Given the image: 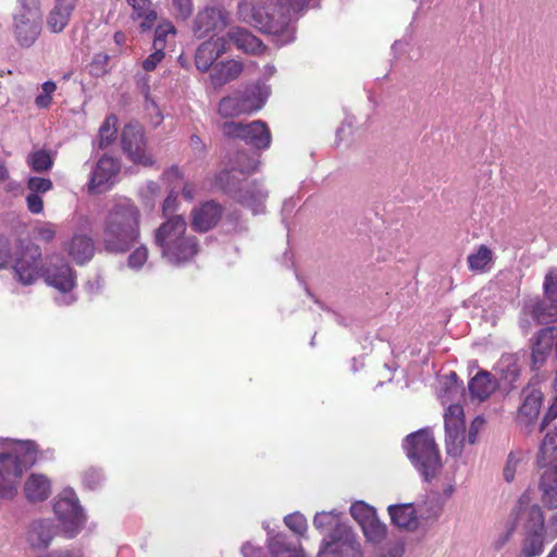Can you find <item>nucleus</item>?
<instances>
[{"mask_svg": "<svg viewBox=\"0 0 557 557\" xmlns=\"http://www.w3.org/2000/svg\"><path fill=\"white\" fill-rule=\"evenodd\" d=\"M310 0H277L267 5L264 0H244L238 4V18L262 33L278 37L281 45L294 40L292 18L307 8Z\"/></svg>", "mask_w": 557, "mask_h": 557, "instance_id": "nucleus-1", "label": "nucleus"}, {"mask_svg": "<svg viewBox=\"0 0 557 557\" xmlns=\"http://www.w3.org/2000/svg\"><path fill=\"white\" fill-rule=\"evenodd\" d=\"M141 214L128 198H119L108 208L102 222V245L112 253H124L140 238Z\"/></svg>", "mask_w": 557, "mask_h": 557, "instance_id": "nucleus-2", "label": "nucleus"}, {"mask_svg": "<svg viewBox=\"0 0 557 557\" xmlns=\"http://www.w3.org/2000/svg\"><path fill=\"white\" fill-rule=\"evenodd\" d=\"M186 221L173 215L163 222L154 233V242L161 249L162 258L172 264L189 261L199 251L196 237L186 236Z\"/></svg>", "mask_w": 557, "mask_h": 557, "instance_id": "nucleus-3", "label": "nucleus"}, {"mask_svg": "<svg viewBox=\"0 0 557 557\" xmlns=\"http://www.w3.org/2000/svg\"><path fill=\"white\" fill-rule=\"evenodd\" d=\"M9 451L0 454V497L12 498L17 493V480L23 471L36 462L34 442L4 440Z\"/></svg>", "mask_w": 557, "mask_h": 557, "instance_id": "nucleus-4", "label": "nucleus"}, {"mask_svg": "<svg viewBox=\"0 0 557 557\" xmlns=\"http://www.w3.org/2000/svg\"><path fill=\"white\" fill-rule=\"evenodd\" d=\"M259 161L247 153H239L236 157V163L231 171H225L219 174V184L228 193H234L235 198L244 206L250 208L255 214L264 211V201L268 193L256 182L246 183L239 189L235 186V173L242 174L251 173L257 170Z\"/></svg>", "mask_w": 557, "mask_h": 557, "instance_id": "nucleus-5", "label": "nucleus"}, {"mask_svg": "<svg viewBox=\"0 0 557 557\" xmlns=\"http://www.w3.org/2000/svg\"><path fill=\"white\" fill-rule=\"evenodd\" d=\"M516 521L523 529L521 555L523 557H537L544 552V515L541 507L530 504V497L525 493L519 500L516 511Z\"/></svg>", "mask_w": 557, "mask_h": 557, "instance_id": "nucleus-6", "label": "nucleus"}, {"mask_svg": "<svg viewBox=\"0 0 557 557\" xmlns=\"http://www.w3.org/2000/svg\"><path fill=\"white\" fill-rule=\"evenodd\" d=\"M404 448L424 480L429 481L438 473L442 467L440 451L430 431L419 430L409 434L405 440Z\"/></svg>", "mask_w": 557, "mask_h": 557, "instance_id": "nucleus-7", "label": "nucleus"}, {"mask_svg": "<svg viewBox=\"0 0 557 557\" xmlns=\"http://www.w3.org/2000/svg\"><path fill=\"white\" fill-rule=\"evenodd\" d=\"M20 8L13 16V34L21 47L29 48L41 33L42 14L39 0H17Z\"/></svg>", "mask_w": 557, "mask_h": 557, "instance_id": "nucleus-8", "label": "nucleus"}, {"mask_svg": "<svg viewBox=\"0 0 557 557\" xmlns=\"http://www.w3.org/2000/svg\"><path fill=\"white\" fill-rule=\"evenodd\" d=\"M270 95V87L256 84L247 88L242 97L230 96L220 101L219 112L224 117H232L260 110Z\"/></svg>", "mask_w": 557, "mask_h": 557, "instance_id": "nucleus-9", "label": "nucleus"}, {"mask_svg": "<svg viewBox=\"0 0 557 557\" xmlns=\"http://www.w3.org/2000/svg\"><path fill=\"white\" fill-rule=\"evenodd\" d=\"M319 557H361V545L352 529L347 524H337L324 537Z\"/></svg>", "mask_w": 557, "mask_h": 557, "instance_id": "nucleus-10", "label": "nucleus"}, {"mask_svg": "<svg viewBox=\"0 0 557 557\" xmlns=\"http://www.w3.org/2000/svg\"><path fill=\"white\" fill-rule=\"evenodd\" d=\"M54 513L66 537H74L83 529L86 518L73 490H64L57 498Z\"/></svg>", "mask_w": 557, "mask_h": 557, "instance_id": "nucleus-11", "label": "nucleus"}, {"mask_svg": "<svg viewBox=\"0 0 557 557\" xmlns=\"http://www.w3.org/2000/svg\"><path fill=\"white\" fill-rule=\"evenodd\" d=\"M222 132L230 138H240L257 149H267L271 145V133L268 125L260 121L250 123L225 122Z\"/></svg>", "mask_w": 557, "mask_h": 557, "instance_id": "nucleus-12", "label": "nucleus"}, {"mask_svg": "<svg viewBox=\"0 0 557 557\" xmlns=\"http://www.w3.org/2000/svg\"><path fill=\"white\" fill-rule=\"evenodd\" d=\"M121 140L123 151L131 161L144 166L153 164V158L146 149L144 129L138 123L125 125L122 131Z\"/></svg>", "mask_w": 557, "mask_h": 557, "instance_id": "nucleus-13", "label": "nucleus"}, {"mask_svg": "<svg viewBox=\"0 0 557 557\" xmlns=\"http://www.w3.org/2000/svg\"><path fill=\"white\" fill-rule=\"evenodd\" d=\"M446 451L448 455L457 457L462 453L465 419L463 409L460 405H449L445 414Z\"/></svg>", "mask_w": 557, "mask_h": 557, "instance_id": "nucleus-14", "label": "nucleus"}, {"mask_svg": "<svg viewBox=\"0 0 557 557\" xmlns=\"http://www.w3.org/2000/svg\"><path fill=\"white\" fill-rule=\"evenodd\" d=\"M13 270L18 282L30 285L40 276L41 249L36 245H27L17 253Z\"/></svg>", "mask_w": 557, "mask_h": 557, "instance_id": "nucleus-15", "label": "nucleus"}, {"mask_svg": "<svg viewBox=\"0 0 557 557\" xmlns=\"http://www.w3.org/2000/svg\"><path fill=\"white\" fill-rule=\"evenodd\" d=\"M121 169L117 159L110 156H102L90 172L88 190L92 194H101L109 190Z\"/></svg>", "mask_w": 557, "mask_h": 557, "instance_id": "nucleus-16", "label": "nucleus"}, {"mask_svg": "<svg viewBox=\"0 0 557 557\" xmlns=\"http://www.w3.org/2000/svg\"><path fill=\"white\" fill-rule=\"evenodd\" d=\"M45 280L47 284L61 293V296L57 298L59 304L70 305L75 300L71 294L75 286V277L72 268L67 263L50 264L45 271Z\"/></svg>", "mask_w": 557, "mask_h": 557, "instance_id": "nucleus-17", "label": "nucleus"}, {"mask_svg": "<svg viewBox=\"0 0 557 557\" xmlns=\"http://www.w3.org/2000/svg\"><path fill=\"white\" fill-rule=\"evenodd\" d=\"M230 23V14L220 7H206L200 10L194 21V34L203 38L223 30Z\"/></svg>", "mask_w": 557, "mask_h": 557, "instance_id": "nucleus-18", "label": "nucleus"}, {"mask_svg": "<svg viewBox=\"0 0 557 557\" xmlns=\"http://www.w3.org/2000/svg\"><path fill=\"white\" fill-rule=\"evenodd\" d=\"M543 399V393L537 386L529 384L524 387L521 392V405L517 414L518 424L525 428L533 425L541 412Z\"/></svg>", "mask_w": 557, "mask_h": 557, "instance_id": "nucleus-19", "label": "nucleus"}, {"mask_svg": "<svg viewBox=\"0 0 557 557\" xmlns=\"http://www.w3.org/2000/svg\"><path fill=\"white\" fill-rule=\"evenodd\" d=\"M543 287L545 297L550 305L547 308L539 305L534 309L533 315L539 323L547 324L557 321V269H550L546 273Z\"/></svg>", "mask_w": 557, "mask_h": 557, "instance_id": "nucleus-20", "label": "nucleus"}, {"mask_svg": "<svg viewBox=\"0 0 557 557\" xmlns=\"http://www.w3.org/2000/svg\"><path fill=\"white\" fill-rule=\"evenodd\" d=\"M227 50V40L224 36H212L209 40L202 42L195 55V63L199 71L207 72L214 61Z\"/></svg>", "mask_w": 557, "mask_h": 557, "instance_id": "nucleus-21", "label": "nucleus"}, {"mask_svg": "<svg viewBox=\"0 0 557 557\" xmlns=\"http://www.w3.org/2000/svg\"><path fill=\"white\" fill-rule=\"evenodd\" d=\"M495 371L498 375L497 384L499 386L505 389L513 388L521 372L518 357L511 354L503 355L495 366Z\"/></svg>", "mask_w": 557, "mask_h": 557, "instance_id": "nucleus-22", "label": "nucleus"}, {"mask_svg": "<svg viewBox=\"0 0 557 557\" xmlns=\"http://www.w3.org/2000/svg\"><path fill=\"white\" fill-rule=\"evenodd\" d=\"M228 42H233L238 50L248 54H261L265 50V46L259 38L245 28L234 27L224 36Z\"/></svg>", "mask_w": 557, "mask_h": 557, "instance_id": "nucleus-23", "label": "nucleus"}, {"mask_svg": "<svg viewBox=\"0 0 557 557\" xmlns=\"http://www.w3.org/2000/svg\"><path fill=\"white\" fill-rule=\"evenodd\" d=\"M554 343V329L546 327L539 332L531 352V367L539 370L544 366L550 355Z\"/></svg>", "mask_w": 557, "mask_h": 557, "instance_id": "nucleus-24", "label": "nucleus"}, {"mask_svg": "<svg viewBox=\"0 0 557 557\" xmlns=\"http://www.w3.org/2000/svg\"><path fill=\"white\" fill-rule=\"evenodd\" d=\"M64 249L77 264L88 262L95 253L92 239L89 236L82 234L74 235L71 240L65 243Z\"/></svg>", "mask_w": 557, "mask_h": 557, "instance_id": "nucleus-25", "label": "nucleus"}, {"mask_svg": "<svg viewBox=\"0 0 557 557\" xmlns=\"http://www.w3.org/2000/svg\"><path fill=\"white\" fill-rule=\"evenodd\" d=\"M221 214V207L208 201L193 211V227L199 232H207L218 223Z\"/></svg>", "mask_w": 557, "mask_h": 557, "instance_id": "nucleus-26", "label": "nucleus"}, {"mask_svg": "<svg viewBox=\"0 0 557 557\" xmlns=\"http://www.w3.org/2000/svg\"><path fill=\"white\" fill-rule=\"evenodd\" d=\"M77 0H55L53 9L47 17V25L53 33L62 32L70 22Z\"/></svg>", "mask_w": 557, "mask_h": 557, "instance_id": "nucleus-27", "label": "nucleus"}, {"mask_svg": "<svg viewBox=\"0 0 557 557\" xmlns=\"http://www.w3.org/2000/svg\"><path fill=\"white\" fill-rule=\"evenodd\" d=\"M497 381L485 370H480L468 383L472 399L486 400L497 388Z\"/></svg>", "mask_w": 557, "mask_h": 557, "instance_id": "nucleus-28", "label": "nucleus"}, {"mask_svg": "<svg viewBox=\"0 0 557 557\" xmlns=\"http://www.w3.org/2000/svg\"><path fill=\"white\" fill-rule=\"evenodd\" d=\"M132 7V18L139 21L138 27L141 32L150 30L158 20L157 11L151 0H126Z\"/></svg>", "mask_w": 557, "mask_h": 557, "instance_id": "nucleus-29", "label": "nucleus"}, {"mask_svg": "<svg viewBox=\"0 0 557 557\" xmlns=\"http://www.w3.org/2000/svg\"><path fill=\"white\" fill-rule=\"evenodd\" d=\"M24 492L29 502H42L51 493L50 480L44 474L33 473L25 482Z\"/></svg>", "mask_w": 557, "mask_h": 557, "instance_id": "nucleus-30", "label": "nucleus"}, {"mask_svg": "<svg viewBox=\"0 0 557 557\" xmlns=\"http://www.w3.org/2000/svg\"><path fill=\"white\" fill-rule=\"evenodd\" d=\"M537 465L545 470L557 469V431L546 433L537 455Z\"/></svg>", "mask_w": 557, "mask_h": 557, "instance_id": "nucleus-31", "label": "nucleus"}, {"mask_svg": "<svg viewBox=\"0 0 557 557\" xmlns=\"http://www.w3.org/2000/svg\"><path fill=\"white\" fill-rule=\"evenodd\" d=\"M243 72V65L236 60L218 63L210 74L214 87H221L228 82L236 79Z\"/></svg>", "mask_w": 557, "mask_h": 557, "instance_id": "nucleus-32", "label": "nucleus"}, {"mask_svg": "<svg viewBox=\"0 0 557 557\" xmlns=\"http://www.w3.org/2000/svg\"><path fill=\"white\" fill-rule=\"evenodd\" d=\"M268 534V544L272 557H305L304 549L288 543L285 534L278 533L273 536L270 532Z\"/></svg>", "mask_w": 557, "mask_h": 557, "instance_id": "nucleus-33", "label": "nucleus"}, {"mask_svg": "<svg viewBox=\"0 0 557 557\" xmlns=\"http://www.w3.org/2000/svg\"><path fill=\"white\" fill-rule=\"evenodd\" d=\"M388 512L393 523L401 529L413 530L418 525L416 510L411 504L391 505Z\"/></svg>", "mask_w": 557, "mask_h": 557, "instance_id": "nucleus-34", "label": "nucleus"}, {"mask_svg": "<svg viewBox=\"0 0 557 557\" xmlns=\"http://www.w3.org/2000/svg\"><path fill=\"white\" fill-rule=\"evenodd\" d=\"M53 539V530L48 521L34 522L27 533V542L34 548H46Z\"/></svg>", "mask_w": 557, "mask_h": 557, "instance_id": "nucleus-35", "label": "nucleus"}, {"mask_svg": "<svg viewBox=\"0 0 557 557\" xmlns=\"http://www.w3.org/2000/svg\"><path fill=\"white\" fill-rule=\"evenodd\" d=\"M467 262L471 271L486 272L493 264V252L487 246L480 245L475 251L468 256Z\"/></svg>", "mask_w": 557, "mask_h": 557, "instance_id": "nucleus-36", "label": "nucleus"}, {"mask_svg": "<svg viewBox=\"0 0 557 557\" xmlns=\"http://www.w3.org/2000/svg\"><path fill=\"white\" fill-rule=\"evenodd\" d=\"M54 157L46 149H35L26 158L27 165L35 172L44 173L51 170Z\"/></svg>", "mask_w": 557, "mask_h": 557, "instance_id": "nucleus-37", "label": "nucleus"}, {"mask_svg": "<svg viewBox=\"0 0 557 557\" xmlns=\"http://www.w3.org/2000/svg\"><path fill=\"white\" fill-rule=\"evenodd\" d=\"M116 123L117 119L114 115H109L99 128L98 146L103 149L110 146L116 138Z\"/></svg>", "mask_w": 557, "mask_h": 557, "instance_id": "nucleus-38", "label": "nucleus"}, {"mask_svg": "<svg viewBox=\"0 0 557 557\" xmlns=\"http://www.w3.org/2000/svg\"><path fill=\"white\" fill-rule=\"evenodd\" d=\"M361 529L369 542L380 543L385 539L386 527L377 519V516L364 523Z\"/></svg>", "mask_w": 557, "mask_h": 557, "instance_id": "nucleus-39", "label": "nucleus"}, {"mask_svg": "<svg viewBox=\"0 0 557 557\" xmlns=\"http://www.w3.org/2000/svg\"><path fill=\"white\" fill-rule=\"evenodd\" d=\"M339 522V513L336 511L318 512L313 518V525L317 530L323 532L327 529H335Z\"/></svg>", "mask_w": 557, "mask_h": 557, "instance_id": "nucleus-40", "label": "nucleus"}, {"mask_svg": "<svg viewBox=\"0 0 557 557\" xmlns=\"http://www.w3.org/2000/svg\"><path fill=\"white\" fill-rule=\"evenodd\" d=\"M350 513L352 518L362 527L369 520L376 516V511L373 507L369 506L364 502H356L350 506Z\"/></svg>", "mask_w": 557, "mask_h": 557, "instance_id": "nucleus-41", "label": "nucleus"}, {"mask_svg": "<svg viewBox=\"0 0 557 557\" xmlns=\"http://www.w3.org/2000/svg\"><path fill=\"white\" fill-rule=\"evenodd\" d=\"M175 33V27L171 22L164 21L160 23L154 32L153 48H160L164 51L168 36H174Z\"/></svg>", "mask_w": 557, "mask_h": 557, "instance_id": "nucleus-42", "label": "nucleus"}, {"mask_svg": "<svg viewBox=\"0 0 557 557\" xmlns=\"http://www.w3.org/2000/svg\"><path fill=\"white\" fill-rule=\"evenodd\" d=\"M521 451H511L507 456V460L503 470V475L506 482L510 483L515 480L517 469L522 460Z\"/></svg>", "mask_w": 557, "mask_h": 557, "instance_id": "nucleus-43", "label": "nucleus"}, {"mask_svg": "<svg viewBox=\"0 0 557 557\" xmlns=\"http://www.w3.org/2000/svg\"><path fill=\"white\" fill-rule=\"evenodd\" d=\"M284 523L290 531L300 536H302L308 529L306 517L298 511L286 516L284 518Z\"/></svg>", "mask_w": 557, "mask_h": 557, "instance_id": "nucleus-44", "label": "nucleus"}, {"mask_svg": "<svg viewBox=\"0 0 557 557\" xmlns=\"http://www.w3.org/2000/svg\"><path fill=\"white\" fill-rule=\"evenodd\" d=\"M57 90V85L52 81H47L41 85V92L35 98V104L39 109H47L52 103V95Z\"/></svg>", "mask_w": 557, "mask_h": 557, "instance_id": "nucleus-45", "label": "nucleus"}, {"mask_svg": "<svg viewBox=\"0 0 557 557\" xmlns=\"http://www.w3.org/2000/svg\"><path fill=\"white\" fill-rule=\"evenodd\" d=\"M109 55L103 52L96 53L89 63V73L95 77L103 76L109 70Z\"/></svg>", "mask_w": 557, "mask_h": 557, "instance_id": "nucleus-46", "label": "nucleus"}, {"mask_svg": "<svg viewBox=\"0 0 557 557\" xmlns=\"http://www.w3.org/2000/svg\"><path fill=\"white\" fill-rule=\"evenodd\" d=\"M148 260V248L145 245L136 247L127 258V267L139 271Z\"/></svg>", "mask_w": 557, "mask_h": 557, "instance_id": "nucleus-47", "label": "nucleus"}, {"mask_svg": "<svg viewBox=\"0 0 557 557\" xmlns=\"http://www.w3.org/2000/svg\"><path fill=\"white\" fill-rule=\"evenodd\" d=\"M161 187L158 183L149 181L145 184V186L140 189L139 194L141 199L148 206H153L157 197L160 196Z\"/></svg>", "mask_w": 557, "mask_h": 557, "instance_id": "nucleus-48", "label": "nucleus"}, {"mask_svg": "<svg viewBox=\"0 0 557 557\" xmlns=\"http://www.w3.org/2000/svg\"><path fill=\"white\" fill-rule=\"evenodd\" d=\"M34 236L42 242H51L55 236V225L50 222L38 223L34 227Z\"/></svg>", "mask_w": 557, "mask_h": 557, "instance_id": "nucleus-49", "label": "nucleus"}, {"mask_svg": "<svg viewBox=\"0 0 557 557\" xmlns=\"http://www.w3.org/2000/svg\"><path fill=\"white\" fill-rule=\"evenodd\" d=\"M52 182L50 178L33 176L27 182L29 193L38 195L39 193H47L52 189Z\"/></svg>", "mask_w": 557, "mask_h": 557, "instance_id": "nucleus-50", "label": "nucleus"}, {"mask_svg": "<svg viewBox=\"0 0 557 557\" xmlns=\"http://www.w3.org/2000/svg\"><path fill=\"white\" fill-rule=\"evenodd\" d=\"M447 381H449V387L445 393L440 395L443 404H447L449 400L454 399L455 396L459 395L462 387L461 384H458L457 374L455 372H450L447 375Z\"/></svg>", "mask_w": 557, "mask_h": 557, "instance_id": "nucleus-51", "label": "nucleus"}, {"mask_svg": "<svg viewBox=\"0 0 557 557\" xmlns=\"http://www.w3.org/2000/svg\"><path fill=\"white\" fill-rule=\"evenodd\" d=\"M103 480V475L98 469H89L84 473L83 482L89 490L97 488Z\"/></svg>", "mask_w": 557, "mask_h": 557, "instance_id": "nucleus-52", "label": "nucleus"}, {"mask_svg": "<svg viewBox=\"0 0 557 557\" xmlns=\"http://www.w3.org/2000/svg\"><path fill=\"white\" fill-rule=\"evenodd\" d=\"M175 14L181 18H187L193 13L191 0H172Z\"/></svg>", "mask_w": 557, "mask_h": 557, "instance_id": "nucleus-53", "label": "nucleus"}, {"mask_svg": "<svg viewBox=\"0 0 557 557\" xmlns=\"http://www.w3.org/2000/svg\"><path fill=\"white\" fill-rule=\"evenodd\" d=\"M153 52L143 61V67L145 71L150 72L153 71L157 65L164 58V51L160 48H153Z\"/></svg>", "mask_w": 557, "mask_h": 557, "instance_id": "nucleus-54", "label": "nucleus"}, {"mask_svg": "<svg viewBox=\"0 0 557 557\" xmlns=\"http://www.w3.org/2000/svg\"><path fill=\"white\" fill-rule=\"evenodd\" d=\"M26 203L28 210L34 213L38 214L41 213L44 210V201L42 198L39 195H36L34 193H29L26 197Z\"/></svg>", "mask_w": 557, "mask_h": 557, "instance_id": "nucleus-55", "label": "nucleus"}, {"mask_svg": "<svg viewBox=\"0 0 557 557\" xmlns=\"http://www.w3.org/2000/svg\"><path fill=\"white\" fill-rule=\"evenodd\" d=\"M176 201L177 195L174 190H171L163 201L162 211L164 215L176 210Z\"/></svg>", "mask_w": 557, "mask_h": 557, "instance_id": "nucleus-56", "label": "nucleus"}, {"mask_svg": "<svg viewBox=\"0 0 557 557\" xmlns=\"http://www.w3.org/2000/svg\"><path fill=\"white\" fill-rule=\"evenodd\" d=\"M483 423H484V420H483V419H481V418H476V419L472 422V424H471V426H470V429H469V432H468V442H469L470 444H474V443H475V441H476V434H478V432H479V429L483 425Z\"/></svg>", "mask_w": 557, "mask_h": 557, "instance_id": "nucleus-57", "label": "nucleus"}, {"mask_svg": "<svg viewBox=\"0 0 557 557\" xmlns=\"http://www.w3.org/2000/svg\"><path fill=\"white\" fill-rule=\"evenodd\" d=\"M143 91H144L145 98H146V109L147 110L151 109L152 111H154L157 113V115L159 117L157 123H159L160 122V112H159V109H158L156 102L149 96V86L147 84H145Z\"/></svg>", "mask_w": 557, "mask_h": 557, "instance_id": "nucleus-58", "label": "nucleus"}, {"mask_svg": "<svg viewBox=\"0 0 557 557\" xmlns=\"http://www.w3.org/2000/svg\"><path fill=\"white\" fill-rule=\"evenodd\" d=\"M242 553L244 557H258L260 555V549L255 548L250 543H246L242 547Z\"/></svg>", "mask_w": 557, "mask_h": 557, "instance_id": "nucleus-59", "label": "nucleus"}, {"mask_svg": "<svg viewBox=\"0 0 557 557\" xmlns=\"http://www.w3.org/2000/svg\"><path fill=\"white\" fill-rule=\"evenodd\" d=\"M183 197L187 200H193L196 195V188L190 183H185L182 189Z\"/></svg>", "mask_w": 557, "mask_h": 557, "instance_id": "nucleus-60", "label": "nucleus"}, {"mask_svg": "<svg viewBox=\"0 0 557 557\" xmlns=\"http://www.w3.org/2000/svg\"><path fill=\"white\" fill-rule=\"evenodd\" d=\"M182 177L181 171L177 166H172L164 173V178L169 182L180 180Z\"/></svg>", "mask_w": 557, "mask_h": 557, "instance_id": "nucleus-61", "label": "nucleus"}, {"mask_svg": "<svg viewBox=\"0 0 557 557\" xmlns=\"http://www.w3.org/2000/svg\"><path fill=\"white\" fill-rule=\"evenodd\" d=\"M403 549L399 547L389 548L386 553L381 554L379 557H401Z\"/></svg>", "mask_w": 557, "mask_h": 557, "instance_id": "nucleus-62", "label": "nucleus"}, {"mask_svg": "<svg viewBox=\"0 0 557 557\" xmlns=\"http://www.w3.org/2000/svg\"><path fill=\"white\" fill-rule=\"evenodd\" d=\"M190 146L194 150H201L202 149V141L197 135H193L190 137Z\"/></svg>", "mask_w": 557, "mask_h": 557, "instance_id": "nucleus-63", "label": "nucleus"}, {"mask_svg": "<svg viewBox=\"0 0 557 557\" xmlns=\"http://www.w3.org/2000/svg\"><path fill=\"white\" fill-rule=\"evenodd\" d=\"M548 528L557 535V512L552 517Z\"/></svg>", "mask_w": 557, "mask_h": 557, "instance_id": "nucleus-64", "label": "nucleus"}]
</instances>
